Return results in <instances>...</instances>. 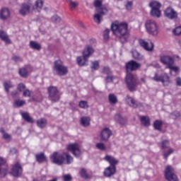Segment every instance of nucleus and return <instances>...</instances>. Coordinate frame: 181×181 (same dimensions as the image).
I'll return each instance as SVG.
<instances>
[{"instance_id":"nucleus-1","label":"nucleus","mask_w":181,"mask_h":181,"mask_svg":"<svg viewBox=\"0 0 181 181\" xmlns=\"http://www.w3.org/2000/svg\"><path fill=\"white\" fill-rule=\"evenodd\" d=\"M140 67L141 64L134 60H131L126 63V84L128 90H129L131 92L136 91V87L138 86V78L131 72L138 70V69H140Z\"/></svg>"},{"instance_id":"nucleus-2","label":"nucleus","mask_w":181,"mask_h":181,"mask_svg":"<svg viewBox=\"0 0 181 181\" xmlns=\"http://www.w3.org/2000/svg\"><path fill=\"white\" fill-rule=\"evenodd\" d=\"M111 30L119 38L121 43H127L128 42V39H129L128 23L115 21L111 25Z\"/></svg>"},{"instance_id":"nucleus-3","label":"nucleus","mask_w":181,"mask_h":181,"mask_svg":"<svg viewBox=\"0 0 181 181\" xmlns=\"http://www.w3.org/2000/svg\"><path fill=\"white\" fill-rule=\"evenodd\" d=\"M43 4L44 2L42 0H37L35 5L32 4L31 1H28L27 4H23L21 5L20 13L23 16H25V15H28V13L35 12V11H37V12H40L43 8Z\"/></svg>"},{"instance_id":"nucleus-4","label":"nucleus","mask_w":181,"mask_h":181,"mask_svg":"<svg viewBox=\"0 0 181 181\" xmlns=\"http://www.w3.org/2000/svg\"><path fill=\"white\" fill-rule=\"evenodd\" d=\"M51 160L52 163L55 165H62L64 163V160H66V165H70L73 162V157L66 153H60L59 152H54L52 155L50 156Z\"/></svg>"},{"instance_id":"nucleus-5","label":"nucleus","mask_w":181,"mask_h":181,"mask_svg":"<svg viewBox=\"0 0 181 181\" xmlns=\"http://www.w3.org/2000/svg\"><path fill=\"white\" fill-rule=\"evenodd\" d=\"M94 53V48L91 46H88L83 52L82 57H78L76 59L78 66H87L88 62V58Z\"/></svg>"},{"instance_id":"nucleus-6","label":"nucleus","mask_w":181,"mask_h":181,"mask_svg":"<svg viewBox=\"0 0 181 181\" xmlns=\"http://www.w3.org/2000/svg\"><path fill=\"white\" fill-rule=\"evenodd\" d=\"M146 29L149 35L152 36H158L159 33V28L156 21L153 20H147L145 23Z\"/></svg>"},{"instance_id":"nucleus-7","label":"nucleus","mask_w":181,"mask_h":181,"mask_svg":"<svg viewBox=\"0 0 181 181\" xmlns=\"http://www.w3.org/2000/svg\"><path fill=\"white\" fill-rule=\"evenodd\" d=\"M54 70L58 76H66L69 73V69L60 59L54 62Z\"/></svg>"},{"instance_id":"nucleus-8","label":"nucleus","mask_w":181,"mask_h":181,"mask_svg":"<svg viewBox=\"0 0 181 181\" xmlns=\"http://www.w3.org/2000/svg\"><path fill=\"white\" fill-rule=\"evenodd\" d=\"M48 99L52 103H57L60 100V92L57 87L49 86L47 88Z\"/></svg>"},{"instance_id":"nucleus-9","label":"nucleus","mask_w":181,"mask_h":181,"mask_svg":"<svg viewBox=\"0 0 181 181\" xmlns=\"http://www.w3.org/2000/svg\"><path fill=\"white\" fill-rule=\"evenodd\" d=\"M148 6L151 8V16H154L155 18H160V8H162V4H160L159 1H153L149 3Z\"/></svg>"},{"instance_id":"nucleus-10","label":"nucleus","mask_w":181,"mask_h":181,"mask_svg":"<svg viewBox=\"0 0 181 181\" xmlns=\"http://www.w3.org/2000/svg\"><path fill=\"white\" fill-rule=\"evenodd\" d=\"M152 79L157 83H162L163 86L165 87H168V86L172 83V81H170V76H169L168 74H162L159 76L158 73H156Z\"/></svg>"},{"instance_id":"nucleus-11","label":"nucleus","mask_w":181,"mask_h":181,"mask_svg":"<svg viewBox=\"0 0 181 181\" xmlns=\"http://www.w3.org/2000/svg\"><path fill=\"white\" fill-rule=\"evenodd\" d=\"M165 179L168 181H179L177 176L175 173V170L170 165H168L165 168Z\"/></svg>"},{"instance_id":"nucleus-12","label":"nucleus","mask_w":181,"mask_h":181,"mask_svg":"<svg viewBox=\"0 0 181 181\" xmlns=\"http://www.w3.org/2000/svg\"><path fill=\"white\" fill-rule=\"evenodd\" d=\"M10 173L14 177H21V176H22V173H23V168H22V165H21V163L17 162L14 165H13Z\"/></svg>"},{"instance_id":"nucleus-13","label":"nucleus","mask_w":181,"mask_h":181,"mask_svg":"<svg viewBox=\"0 0 181 181\" xmlns=\"http://www.w3.org/2000/svg\"><path fill=\"white\" fill-rule=\"evenodd\" d=\"M66 149L72 153L76 158H80V156H81V150L80 149V146L77 143L69 144Z\"/></svg>"},{"instance_id":"nucleus-14","label":"nucleus","mask_w":181,"mask_h":181,"mask_svg":"<svg viewBox=\"0 0 181 181\" xmlns=\"http://www.w3.org/2000/svg\"><path fill=\"white\" fill-rule=\"evenodd\" d=\"M96 11L98 13H95L93 16V19L95 22V23H98L100 25L101 23V21H103V16L108 12V9L105 7L100 8H96Z\"/></svg>"},{"instance_id":"nucleus-15","label":"nucleus","mask_w":181,"mask_h":181,"mask_svg":"<svg viewBox=\"0 0 181 181\" xmlns=\"http://www.w3.org/2000/svg\"><path fill=\"white\" fill-rule=\"evenodd\" d=\"M160 62L163 64L167 66V69L175 64V57L170 55H163L160 57Z\"/></svg>"},{"instance_id":"nucleus-16","label":"nucleus","mask_w":181,"mask_h":181,"mask_svg":"<svg viewBox=\"0 0 181 181\" xmlns=\"http://www.w3.org/2000/svg\"><path fill=\"white\" fill-rule=\"evenodd\" d=\"M164 15L165 18H168V19H170L171 21H174L175 19H177L178 15L177 11H175L173 8L172 7H168L164 11Z\"/></svg>"},{"instance_id":"nucleus-17","label":"nucleus","mask_w":181,"mask_h":181,"mask_svg":"<svg viewBox=\"0 0 181 181\" xmlns=\"http://www.w3.org/2000/svg\"><path fill=\"white\" fill-rule=\"evenodd\" d=\"M112 135V132L110 128L105 127L104 128L100 133V141L103 142H107L110 137Z\"/></svg>"},{"instance_id":"nucleus-18","label":"nucleus","mask_w":181,"mask_h":181,"mask_svg":"<svg viewBox=\"0 0 181 181\" xmlns=\"http://www.w3.org/2000/svg\"><path fill=\"white\" fill-rule=\"evenodd\" d=\"M139 45L141 47H143V49H144V50H146V52H152L153 50V47H155L153 42H151L149 45V43L144 40H139Z\"/></svg>"},{"instance_id":"nucleus-19","label":"nucleus","mask_w":181,"mask_h":181,"mask_svg":"<svg viewBox=\"0 0 181 181\" xmlns=\"http://www.w3.org/2000/svg\"><path fill=\"white\" fill-rule=\"evenodd\" d=\"M117 173V168L109 166L105 168L103 175L105 177H111V176H114Z\"/></svg>"},{"instance_id":"nucleus-20","label":"nucleus","mask_w":181,"mask_h":181,"mask_svg":"<svg viewBox=\"0 0 181 181\" xmlns=\"http://www.w3.org/2000/svg\"><path fill=\"white\" fill-rule=\"evenodd\" d=\"M11 16V11H9V8L4 7L1 8L0 11V19L2 21H6L8 18Z\"/></svg>"},{"instance_id":"nucleus-21","label":"nucleus","mask_w":181,"mask_h":181,"mask_svg":"<svg viewBox=\"0 0 181 181\" xmlns=\"http://www.w3.org/2000/svg\"><path fill=\"white\" fill-rule=\"evenodd\" d=\"M104 159L110 163L111 168H117V165H118V160L115 159V158L112 156H106Z\"/></svg>"},{"instance_id":"nucleus-22","label":"nucleus","mask_w":181,"mask_h":181,"mask_svg":"<svg viewBox=\"0 0 181 181\" xmlns=\"http://www.w3.org/2000/svg\"><path fill=\"white\" fill-rule=\"evenodd\" d=\"M6 163V160H5L4 158L0 157V166H2ZM8 175V169L3 168L0 169V177H5Z\"/></svg>"},{"instance_id":"nucleus-23","label":"nucleus","mask_w":181,"mask_h":181,"mask_svg":"<svg viewBox=\"0 0 181 181\" xmlns=\"http://www.w3.org/2000/svg\"><path fill=\"white\" fill-rule=\"evenodd\" d=\"M126 101L127 104L132 108H138L139 104L136 103V100L135 99L131 98L129 95H127Z\"/></svg>"},{"instance_id":"nucleus-24","label":"nucleus","mask_w":181,"mask_h":181,"mask_svg":"<svg viewBox=\"0 0 181 181\" xmlns=\"http://www.w3.org/2000/svg\"><path fill=\"white\" fill-rule=\"evenodd\" d=\"M21 117L23 119H24L25 122H28V124H33L35 122L33 118L29 115V112H21Z\"/></svg>"},{"instance_id":"nucleus-25","label":"nucleus","mask_w":181,"mask_h":181,"mask_svg":"<svg viewBox=\"0 0 181 181\" xmlns=\"http://www.w3.org/2000/svg\"><path fill=\"white\" fill-rule=\"evenodd\" d=\"M115 119L117 121L120 125H126L127 124V118L123 117L121 115L117 114L115 115Z\"/></svg>"},{"instance_id":"nucleus-26","label":"nucleus","mask_w":181,"mask_h":181,"mask_svg":"<svg viewBox=\"0 0 181 181\" xmlns=\"http://www.w3.org/2000/svg\"><path fill=\"white\" fill-rule=\"evenodd\" d=\"M0 39H1L3 42H5V43H7V45H11V43L8 34H6L4 31H0Z\"/></svg>"},{"instance_id":"nucleus-27","label":"nucleus","mask_w":181,"mask_h":181,"mask_svg":"<svg viewBox=\"0 0 181 181\" xmlns=\"http://www.w3.org/2000/svg\"><path fill=\"white\" fill-rule=\"evenodd\" d=\"M30 66L26 65L24 68H21L19 69V74L21 77H23V78H26L28 77L29 72L28 71V69H29Z\"/></svg>"},{"instance_id":"nucleus-28","label":"nucleus","mask_w":181,"mask_h":181,"mask_svg":"<svg viewBox=\"0 0 181 181\" xmlns=\"http://www.w3.org/2000/svg\"><path fill=\"white\" fill-rule=\"evenodd\" d=\"M37 125L41 129L46 128V127H47V119L45 118H41L37 120Z\"/></svg>"},{"instance_id":"nucleus-29","label":"nucleus","mask_w":181,"mask_h":181,"mask_svg":"<svg viewBox=\"0 0 181 181\" xmlns=\"http://www.w3.org/2000/svg\"><path fill=\"white\" fill-rule=\"evenodd\" d=\"M35 158L38 163H43V162H46V156H45V153H40L35 155Z\"/></svg>"},{"instance_id":"nucleus-30","label":"nucleus","mask_w":181,"mask_h":181,"mask_svg":"<svg viewBox=\"0 0 181 181\" xmlns=\"http://www.w3.org/2000/svg\"><path fill=\"white\" fill-rule=\"evenodd\" d=\"M140 121L144 127H149V125H151V119L148 116H141Z\"/></svg>"},{"instance_id":"nucleus-31","label":"nucleus","mask_w":181,"mask_h":181,"mask_svg":"<svg viewBox=\"0 0 181 181\" xmlns=\"http://www.w3.org/2000/svg\"><path fill=\"white\" fill-rule=\"evenodd\" d=\"M162 125H163V122L162 120H156L153 127L156 131H162Z\"/></svg>"},{"instance_id":"nucleus-32","label":"nucleus","mask_w":181,"mask_h":181,"mask_svg":"<svg viewBox=\"0 0 181 181\" xmlns=\"http://www.w3.org/2000/svg\"><path fill=\"white\" fill-rule=\"evenodd\" d=\"M30 47L33 49V50H40V49H42V45L36 42V41H30Z\"/></svg>"},{"instance_id":"nucleus-33","label":"nucleus","mask_w":181,"mask_h":181,"mask_svg":"<svg viewBox=\"0 0 181 181\" xmlns=\"http://www.w3.org/2000/svg\"><path fill=\"white\" fill-rule=\"evenodd\" d=\"M3 86H4L6 93H7V94H9V88H13V85L12 84V82L11 81L4 82Z\"/></svg>"},{"instance_id":"nucleus-34","label":"nucleus","mask_w":181,"mask_h":181,"mask_svg":"<svg viewBox=\"0 0 181 181\" xmlns=\"http://www.w3.org/2000/svg\"><path fill=\"white\" fill-rule=\"evenodd\" d=\"M90 117H82L81 118V124L83 127H88L90 125Z\"/></svg>"},{"instance_id":"nucleus-35","label":"nucleus","mask_w":181,"mask_h":181,"mask_svg":"<svg viewBox=\"0 0 181 181\" xmlns=\"http://www.w3.org/2000/svg\"><path fill=\"white\" fill-rule=\"evenodd\" d=\"M108 100L110 104H117V103H118V98L114 93L109 94Z\"/></svg>"},{"instance_id":"nucleus-36","label":"nucleus","mask_w":181,"mask_h":181,"mask_svg":"<svg viewBox=\"0 0 181 181\" xmlns=\"http://www.w3.org/2000/svg\"><path fill=\"white\" fill-rule=\"evenodd\" d=\"M26 104V101L22 100H14V106L19 108L21 107H23Z\"/></svg>"},{"instance_id":"nucleus-37","label":"nucleus","mask_w":181,"mask_h":181,"mask_svg":"<svg viewBox=\"0 0 181 181\" xmlns=\"http://www.w3.org/2000/svg\"><path fill=\"white\" fill-rule=\"evenodd\" d=\"M132 57H134L136 60H142V55L138 51L133 50L132 52Z\"/></svg>"},{"instance_id":"nucleus-38","label":"nucleus","mask_w":181,"mask_h":181,"mask_svg":"<svg viewBox=\"0 0 181 181\" xmlns=\"http://www.w3.org/2000/svg\"><path fill=\"white\" fill-rule=\"evenodd\" d=\"M93 5L95 8H97L96 9H100L101 8H107L105 7V6H103L102 0H95Z\"/></svg>"},{"instance_id":"nucleus-39","label":"nucleus","mask_w":181,"mask_h":181,"mask_svg":"<svg viewBox=\"0 0 181 181\" xmlns=\"http://www.w3.org/2000/svg\"><path fill=\"white\" fill-rule=\"evenodd\" d=\"M101 73L103 74H106L107 76H110L112 74L111 69L108 66H103Z\"/></svg>"},{"instance_id":"nucleus-40","label":"nucleus","mask_w":181,"mask_h":181,"mask_svg":"<svg viewBox=\"0 0 181 181\" xmlns=\"http://www.w3.org/2000/svg\"><path fill=\"white\" fill-rule=\"evenodd\" d=\"M104 42H108L110 39V29L106 28L103 32Z\"/></svg>"},{"instance_id":"nucleus-41","label":"nucleus","mask_w":181,"mask_h":181,"mask_svg":"<svg viewBox=\"0 0 181 181\" xmlns=\"http://www.w3.org/2000/svg\"><path fill=\"white\" fill-rule=\"evenodd\" d=\"M170 142L168 140H164L161 142V149H168L169 148Z\"/></svg>"},{"instance_id":"nucleus-42","label":"nucleus","mask_w":181,"mask_h":181,"mask_svg":"<svg viewBox=\"0 0 181 181\" xmlns=\"http://www.w3.org/2000/svg\"><path fill=\"white\" fill-rule=\"evenodd\" d=\"M114 80H115V76H114L112 75H107L105 78V81L106 83H112L114 81Z\"/></svg>"},{"instance_id":"nucleus-43","label":"nucleus","mask_w":181,"mask_h":181,"mask_svg":"<svg viewBox=\"0 0 181 181\" xmlns=\"http://www.w3.org/2000/svg\"><path fill=\"white\" fill-rule=\"evenodd\" d=\"M175 152L173 148H169L168 151L163 152V156L165 159H168L170 155H172Z\"/></svg>"},{"instance_id":"nucleus-44","label":"nucleus","mask_w":181,"mask_h":181,"mask_svg":"<svg viewBox=\"0 0 181 181\" xmlns=\"http://www.w3.org/2000/svg\"><path fill=\"white\" fill-rule=\"evenodd\" d=\"M90 68L92 70H98L100 69V62H98V61L92 62Z\"/></svg>"},{"instance_id":"nucleus-45","label":"nucleus","mask_w":181,"mask_h":181,"mask_svg":"<svg viewBox=\"0 0 181 181\" xmlns=\"http://www.w3.org/2000/svg\"><path fill=\"white\" fill-rule=\"evenodd\" d=\"M78 6V2L77 1H73L71 0L69 2V8L71 11H73V9H75V8H77Z\"/></svg>"},{"instance_id":"nucleus-46","label":"nucleus","mask_w":181,"mask_h":181,"mask_svg":"<svg viewBox=\"0 0 181 181\" xmlns=\"http://www.w3.org/2000/svg\"><path fill=\"white\" fill-rule=\"evenodd\" d=\"M80 175L83 179H88V175L87 174L86 169L82 168L80 171Z\"/></svg>"},{"instance_id":"nucleus-47","label":"nucleus","mask_w":181,"mask_h":181,"mask_svg":"<svg viewBox=\"0 0 181 181\" xmlns=\"http://www.w3.org/2000/svg\"><path fill=\"white\" fill-rule=\"evenodd\" d=\"M51 20H52V22H54V23H59V22L62 21V18L57 15L53 16L51 18Z\"/></svg>"},{"instance_id":"nucleus-48","label":"nucleus","mask_w":181,"mask_h":181,"mask_svg":"<svg viewBox=\"0 0 181 181\" xmlns=\"http://www.w3.org/2000/svg\"><path fill=\"white\" fill-rule=\"evenodd\" d=\"M79 107L83 109L88 108V103L86 100H81L79 102Z\"/></svg>"},{"instance_id":"nucleus-49","label":"nucleus","mask_w":181,"mask_h":181,"mask_svg":"<svg viewBox=\"0 0 181 181\" xmlns=\"http://www.w3.org/2000/svg\"><path fill=\"white\" fill-rule=\"evenodd\" d=\"M96 148L100 151H105V144L104 143L96 144Z\"/></svg>"},{"instance_id":"nucleus-50","label":"nucleus","mask_w":181,"mask_h":181,"mask_svg":"<svg viewBox=\"0 0 181 181\" xmlns=\"http://www.w3.org/2000/svg\"><path fill=\"white\" fill-rule=\"evenodd\" d=\"M25 88H26V86H25V84H23V83H19L17 86V90L20 91V93H22V91H24Z\"/></svg>"},{"instance_id":"nucleus-51","label":"nucleus","mask_w":181,"mask_h":181,"mask_svg":"<svg viewBox=\"0 0 181 181\" xmlns=\"http://www.w3.org/2000/svg\"><path fill=\"white\" fill-rule=\"evenodd\" d=\"M19 92H18L17 90H13L11 92V97L14 100L19 98Z\"/></svg>"},{"instance_id":"nucleus-52","label":"nucleus","mask_w":181,"mask_h":181,"mask_svg":"<svg viewBox=\"0 0 181 181\" xmlns=\"http://www.w3.org/2000/svg\"><path fill=\"white\" fill-rule=\"evenodd\" d=\"M173 32L175 36H179V35H181V26L175 28Z\"/></svg>"},{"instance_id":"nucleus-53","label":"nucleus","mask_w":181,"mask_h":181,"mask_svg":"<svg viewBox=\"0 0 181 181\" xmlns=\"http://www.w3.org/2000/svg\"><path fill=\"white\" fill-rule=\"evenodd\" d=\"M171 117L173 119H177L180 117V112H174L171 114Z\"/></svg>"},{"instance_id":"nucleus-54","label":"nucleus","mask_w":181,"mask_h":181,"mask_svg":"<svg viewBox=\"0 0 181 181\" xmlns=\"http://www.w3.org/2000/svg\"><path fill=\"white\" fill-rule=\"evenodd\" d=\"M167 69H169L171 71H175V73H178V71H179V67L173 66V65H170Z\"/></svg>"},{"instance_id":"nucleus-55","label":"nucleus","mask_w":181,"mask_h":181,"mask_svg":"<svg viewBox=\"0 0 181 181\" xmlns=\"http://www.w3.org/2000/svg\"><path fill=\"white\" fill-rule=\"evenodd\" d=\"M12 60H13V62H16V63H18V62H23L22 58H21V57L16 56V55H13L12 57Z\"/></svg>"},{"instance_id":"nucleus-56","label":"nucleus","mask_w":181,"mask_h":181,"mask_svg":"<svg viewBox=\"0 0 181 181\" xmlns=\"http://www.w3.org/2000/svg\"><path fill=\"white\" fill-rule=\"evenodd\" d=\"M64 181H71L73 180V177H71V175L70 174H66L65 175H64Z\"/></svg>"},{"instance_id":"nucleus-57","label":"nucleus","mask_w":181,"mask_h":181,"mask_svg":"<svg viewBox=\"0 0 181 181\" xmlns=\"http://www.w3.org/2000/svg\"><path fill=\"white\" fill-rule=\"evenodd\" d=\"M32 93L28 90H24L23 93V97H30Z\"/></svg>"},{"instance_id":"nucleus-58","label":"nucleus","mask_w":181,"mask_h":181,"mask_svg":"<svg viewBox=\"0 0 181 181\" xmlns=\"http://www.w3.org/2000/svg\"><path fill=\"white\" fill-rule=\"evenodd\" d=\"M132 1H128L127 4H126V9L127 11H131V9H132Z\"/></svg>"},{"instance_id":"nucleus-59","label":"nucleus","mask_w":181,"mask_h":181,"mask_svg":"<svg viewBox=\"0 0 181 181\" xmlns=\"http://www.w3.org/2000/svg\"><path fill=\"white\" fill-rule=\"evenodd\" d=\"M175 84L178 87H181V78L180 77H177L175 79Z\"/></svg>"},{"instance_id":"nucleus-60","label":"nucleus","mask_w":181,"mask_h":181,"mask_svg":"<svg viewBox=\"0 0 181 181\" xmlns=\"http://www.w3.org/2000/svg\"><path fill=\"white\" fill-rule=\"evenodd\" d=\"M3 139L8 141V139H11V135L8 133H4V134H3Z\"/></svg>"},{"instance_id":"nucleus-61","label":"nucleus","mask_w":181,"mask_h":181,"mask_svg":"<svg viewBox=\"0 0 181 181\" xmlns=\"http://www.w3.org/2000/svg\"><path fill=\"white\" fill-rule=\"evenodd\" d=\"M11 153H12V155H14V153H18V150H16V148H11L10 151Z\"/></svg>"},{"instance_id":"nucleus-62","label":"nucleus","mask_w":181,"mask_h":181,"mask_svg":"<svg viewBox=\"0 0 181 181\" xmlns=\"http://www.w3.org/2000/svg\"><path fill=\"white\" fill-rule=\"evenodd\" d=\"M0 132H1V134H3V135H4L5 134H6V132H5V129L4 128H1L0 129Z\"/></svg>"},{"instance_id":"nucleus-63","label":"nucleus","mask_w":181,"mask_h":181,"mask_svg":"<svg viewBox=\"0 0 181 181\" xmlns=\"http://www.w3.org/2000/svg\"><path fill=\"white\" fill-rule=\"evenodd\" d=\"M90 43H95V40H90Z\"/></svg>"},{"instance_id":"nucleus-64","label":"nucleus","mask_w":181,"mask_h":181,"mask_svg":"<svg viewBox=\"0 0 181 181\" xmlns=\"http://www.w3.org/2000/svg\"><path fill=\"white\" fill-rule=\"evenodd\" d=\"M178 43H179V45L180 46V47H181V39L179 40Z\"/></svg>"}]
</instances>
